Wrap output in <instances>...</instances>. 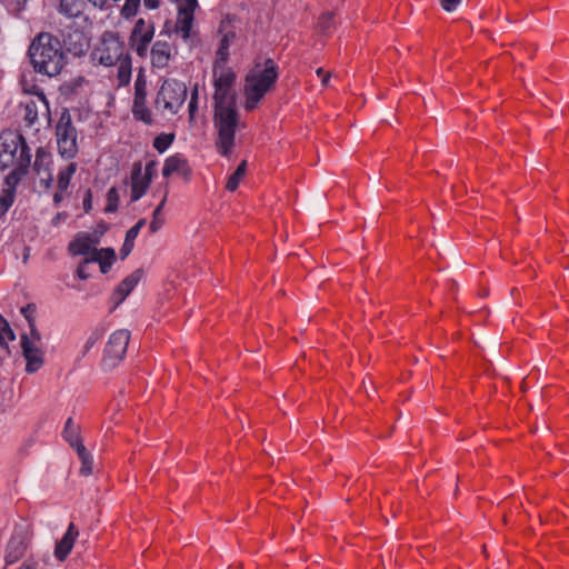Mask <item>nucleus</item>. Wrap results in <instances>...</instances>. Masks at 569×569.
Segmentation results:
<instances>
[{
  "label": "nucleus",
  "instance_id": "f257e3e1",
  "mask_svg": "<svg viewBox=\"0 0 569 569\" xmlns=\"http://www.w3.org/2000/svg\"><path fill=\"white\" fill-rule=\"evenodd\" d=\"M227 46H220L213 69V127L216 149L222 157H229L234 147L236 131L241 127L234 90L236 73L224 66Z\"/></svg>",
  "mask_w": 569,
  "mask_h": 569
},
{
  "label": "nucleus",
  "instance_id": "f03ea898",
  "mask_svg": "<svg viewBox=\"0 0 569 569\" xmlns=\"http://www.w3.org/2000/svg\"><path fill=\"white\" fill-rule=\"evenodd\" d=\"M91 58L94 62L104 67L117 66L119 86H126L130 82L131 59L123 41L117 33L112 31L103 32L94 44Z\"/></svg>",
  "mask_w": 569,
  "mask_h": 569
},
{
  "label": "nucleus",
  "instance_id": "7ed1b4c3",
  "mask_svg": "<svg viewBox=\"0 0 569 569\" xmlns=\"http://www.w3.org/2000/svg\"><path fill=\"white\" fill-rule=\"evenodd\" d=\"M31 63L37 72L54 77L66 64L60 41L49 33H40L29 48Z\"/></svg>",
  "mask_w": 569,
  "mask_h": 569
},
{
  "label": "nucleus",
  "instance_id": "20e7f679",
  "mask_svg": "<svg viewBox=\"0 0 569 569\" xmlns=\"http://www.w3.org/2000/svg\"><path fill=\"white\" fill-rule=\"evenodd\" d=\"M277 79V66L273 60L268 59L262 64H256L244 79V110L251 112L257 109L264 96L273 89Z\"/></svg>",
  "mask_w": 569,
  "mask_h": 569
},
{
  "label": "nucleus",
  "instance_id": "39448f33",
  "mask_svg": "<svg viewBox=\"0 0 569 569\" xmlns=\"http://www.w3.org/2000/svg\"><path fill=\"white\" fill-rule=\"evenodd\" d=\"M68 252L72 257L81 256L82 260L98 262L102 273H107L116 260L113 249H98V239L86 232L74 236L68 244Z\"/></svg>",
  "mask_w": 569,
  "mask_h": 569
},
{
  "label": "nucleus",
  "instance_id": "423d86ee",
  "mask_svg": "<svg viewBox=\"0 0 569 569\" xmlns=\"http://www.w3.org/2000/svg\"><path fill=\"white\" fill-rule=\"evenodd\" d=\"M187 98V86L178 80L168 79L161 84L156 97V109L164 114H176Z\"/></svg>",
  "mask_w": 569,
  "mask_h": 569
},
{
  "label": "nucleus",
  "instance_id": "0eeeda50",
  "mask_svg": "<svg viewBox=\"0 0 569 569\" xmlns=\"http://www.w3.org/2000/svg\"><path fill=\"white\" fill-rule=\"evenodd\" d=\"M23 158L31 161V151L24 138L18 131L8 130L0 134V166L21 162Z\"/></svg>",
  "mask_w": 569,
  "mask_h": 569
},
{
  "label": "nucleus",
  "instance_id": "6e6552de",
  "mask_svg": "<svg viewBox=\"0 0 569 569\" xmlns=\"http://www.w3.org/2000/svg\"><path fill=\"white\" fill-rule=\"evenodd\" d=\"M56 137L59 154L64 159H73L78 153L77 129L69 113H63L56 127Z\"/></svg>",
  "mask_w": 569,
  "mask_h": 569
},
{
  "label": "nucleus",
  "instance_id": "1a4fd4ad",
  "mask_svg": "<svg viewBox=\"0 0 569 569\" xmlns=\"http://www.w3.org/2000/svg\"><path fill=\"white\" fill-rule=\"evenodd\" d=\"M157 173V162L151 160L146 163L144 168L141 162H134L130 177V199L138 201L146 194L152 178Z\"/></svg>",
  "mask_w": 569,
  "mask_h": 569
},
{
  "label": "nucleus",
  "instance_id": "9d476101",
  "mask_svg": "<svg viewBox=\"0 0 569 569\" xmlns=\"http://www.w3.org/2000/svg\"><path fill=\"white\" fill-rule=\"evenodd\" d=\"M156 27L153 21L139 18L129 36V44L140 58H146L149 46L154 37Z\"/></svg>",
  "mask_w": 569,
  "mask_h": 569
},
{
  "label": "nucleus",
  "instance_id": "9b49d317",
  "mask_svg": "<svg viewBox=\"0 0 569 569\" xmlns=\"http://www.w3.org/2000/svg\"><path fill=\"white\" fill-rule=\"evenodd\" d=\"M129 340L130 332L124 329L117 330L109 337L103 357L106 367L113 368L123 359Z\"/></svg>",
  "mask_w": 569,
  "mask_h": 569
},
{
  "label": "nucleus",
  "instance_id": "f8f14e48",
  "mask_svg": "<svg viewBox=\"0 0 569 569\" xmlns=\"http://www.w3.org/2000/svg\"><path fill=\"white\" fill-rule=\"evenodd\" d=\"M178 10V17L174 26V32L179 33L183 40H188L191 34L194 11L198 7L197 0H171Z\"/></svg>",
  "mask_w": 569,
  "mask_h": 569
},
{
  "label": "nucleus",
  "instance_id": "ddd939ff",
  "mask_svg": "<svg viewBox=\"0 0 569 569\" xmlns=\"http://www.w3.org/2000/svg\"><path fill=\"white\" fill-rule=\"evenodd\" d=\"M33 170L39 179V183L46 190L52 187L53 182V157L43 148H38L33 162Z\"/></svg>",
  "mask_w": 569,
  "mask_h": 569
},
{
  "label": "nucleus",
  "instance_id": "4468645a",
  "mask_svg": "<svg viewBox=\"0 0 569 569\" xmlns=\"http://www.w3.org/2000/svg\"><path fill=\"white\" fill-rule=\"evenodd\" d=\"M146 99L147 83L143 79L138 78L134 83V99L132 112L136 119L149 124L152 122V116L150 110L146 106Z\"/></svg>",
  "mask_w": 569,
  "mask_h": 569
},
{
  "label": "nucleus",
  "instance_id": "2eb2a0df",
  "mask_svg": "<svg viewBox=\"0 0 569 569\" xmlns=\"http://www.w3.org/2000/svg\"><path fill=\"white\" fill-rule=\"evenodd\" d=\"M29 539L23 530H16L6 549V562L12 565L20 560L27 552Z\"/></svg>",
  "mask_w": 569,
  "mask_h": 569
},
{
  "label": "nucleus",
  "instance_id": "dca6fc26",
  "mask_svg": "<svg viewBox=\"0 0 569 569\" xmlns=\"http://www.w3.org/2000/svg\"><path fill=\"white\" fill-rule=\"evenodd\" d=\"M21 348L27 361V372L33 373L38 371L43 365V352L40 346H36V343L30 341L27 335H24L21 337Z\"/></svg>",
  "mask_w": 569,
  "mask_h": 569
},
{
  "label": "nucleus",
  "instance_id": "f3484780",
  "mask_svg": "<svg viewBox=\"0 0 569 569\" xmlns=\"http://www.w3.org/2000/svg\"><path fill=\"white\" fill-rule=\"evenodd\" d=\"M78 169V164L74 161H70L64 166L59 167L57 174V190L53 193V202L58 206L64 198V193L67 192L71 178L74 176Z\"/></svg>",
  "mask_w": 569,
  "mask_h": 569
},
{
  "label": "nucleus",
  "instance_id": "a211bd4d",
  "mask_svg": "<svg viewBox=\"0 0 569 569\" xmlns=\"http://www.w3.org/2000/svg\"><path fill=\"white\" fill-rule=\"evenodd\" d=\"M79 536V531L74 523H70L63 537L57 542L54 548V557L59 561H64L71 552L76 539Z\"/></svg>",
  "mask_w": 569,
  "mask_h": 569
},
{
  "label": "nucleus",
  "instance_id": "6ab92c4d",
  "mask_svg": "<svg viewBox=\"0 0 569 569\" xmlns=\"http://www.w3.org/2000/svg\"><path fill=\"white\" fill-rule=\"evenodd\" d=\"M173 174H178L181 177H188L190 174V168L188 166L187 159L181 154L170 156L166 159L162 176L164 178H169Z\"/></svg>",
  "mask_w": 569,
  "mask_h": 569
},
{
  "label": "nucleus",
  "instance_id": "aec40b11",
  "mask_svg": "<svg viewBox=\"0 0 569 569\" xmlns=\"http://www.w3.org/2000/svg\"><path fill=\"white\" fill-rule=\"evenodd\" d=\"M31 161H29L27 158H23L21 162L17 163H10L13 168L11 171L6 176L4 184L2 189L13 191L16 193L17 186L22 180V178L28 172V169L30 167Z\"/></svg>",
  "mask_w": 569,
  "mask_h": 569
},
{
  "label": "nucleus",
  "instance_id": "412c9836",
  "mask_svg": "<svg viewBox=\"0 0 569 569\" xmlns=\"http://www.w3.org/2000/svg\"><path fill=\"white\" fill-rule=\"evenodd\" d=\"M171 51L172 49L169 42L162 40L156 41L150 51L152 66L156 68L167 67L172 56Z\"/></svg>",
  "mask_w": 569,
  "mask_h": 569
},
{
  "label": "nucleus",
  "instance_id": "4be33fe9",
  "mask_svg": "<svg viewBox=\"0 0 569 569\" xmlns=\"http://www.w3.org/2000/svg\"><path fill=\"white\" fill-rule=\"evenodd\" d=\"M142 276V270L138 269L123 279L116 290V295L119 296L120 301H122L134 289Z\"/></svg>",
  "mask_w": 569,
  "mask_h": 569
},
{
  "label": "nucleus",
  "instance_id": "5701e85b",
  "mask_svg": "<svg viewBox=\"0 0 569 569\" xmlns=\"http://www.w3.org/2000/svg\"><path fill=\"white\" fill-rule=\"evenodd\" d=\"M84 8L83 0H60L59 11L67 17H78Z\"/></svg>",
  "mask_w": 569,
  "mask_h": 569
},
{
  "label": "nucleus",
  "instance_id": "b1692460",
  "mask_svg": "<svg viewBox=\"0 0 569 569\" xmlns=\"http://www.w3.org/2000/svg\"><path fill=\"white\" fill-rule=\"evenodd\" d=\"M63 438L70 443L71 447L78 449V446H83L79 439L78 426L69 418L66 422L63 430Z\"/></svg>",
  "mask_w": 569,
  "mask_h": 569
},
{
  "label": "nucleus",
  "instance_id": "393cba45",
  "mask_svg": "<svg viewBox=\"0 0 569 569\" xmlns=\"http://www.w3.org/2000/svg\"><path fill=\"white\" fill-rule=\"evenodd\" d=\"M246 169H247V161H242L238 168L236 169V171L229 177L228 181H227V184H226V188L227 190L229 191H234L241 179L244 177L246 174Z\"/></svg>",
  "mask_w": 569,
  "mask_h": 569
},
{
  "label": "nucleus",
  "instance_id": "a878e982",
  "mask_svg": "<svg viewBox=\"0 0 569 569\" xmlns=\"http://www.w3.org/2000/svg\"><path fill=\"white\" fill-rule=\"evenodd\" d=\"M79 459L82 462L81 466V473L84 476H88L91 473L92 470V458L89 451L84 448V446H78V449H76Z\"/></svg>",
  "mask_w": 569,
  "mask_h": 569
},
{
  "label": "nucleus",
  "instance_id": "bb28decb",
  "mask_svg": "<svg viewBox=\"0 0 569 569\" xmlns=\"http://www.w3.org/2000/svg\"><path fill=\"white\" fill-rule=\"evenodd\" d=\"M16 199V193L6 189L0 192V217H3L11 208Z\"/></svg>",
  "mask_w": 569,
  "mask_h": 569
},
{
  "label": "nucleus",
  "instance_id": "cd10ccee",
  "mask_svg": "<svg viewBox=\"0 0 569 569\" xmlns=\"http://www.w3.org/2000/svg\"><path fill=\"white\" fill-rule=\"evenodd\" d=\"M140 2L141 0H126L120 10L121 17L124 19L134 17L139 10Z\"/></svg>",
  "mask_w": 569,
  "mask_h": 569
},
{
  "label": "nucleus",
  "instance_id": "c85d7f7f",
  "mask_svg": "<svg viewBox=\"0 0 569 569\" xmlns=\"http://www.w3.org/2000/svg\"><path fill=\"white\" fill-rule=\"evenodd\" d=\"M14 340V333L8 322L0 316V346H7L9 341Z\"/></svg>",
  "mask_w": 569,
  "mask_h": 569
},
{
  "label": "nucleus",
  "instance_id": "c756f323",
  "mask_svg": "<svg viewBox=\"0 0 569 569\" xmlns=\"http://www.w3.org/2000/svg\"><path fill=\"white\" fill-rule=\"evenodd\" d=\"M172 141H173V136L160 134L153 140V147L159 152H163L169 148V146L172 143Z\"/></svg>",
  "mask_w": 569,
  "mask_h": 569
},
{
  "label": "nucleus",
  "instance_id": "7c9ffc66",
  "mask_svg": "<svg viewBox=\"0 0 569 569\" xmlns=\"http://www.w3.org/2000/svg\"><path fill=\"white\" fill-rule=\"evenodd\" d=\"M146 224V220H139L132 228L127 231L126 239L127 242H130V246H133L134 239L140 232V229Z\"/></svg>",
  "mask_w": 569,
  "mask_h": 569
},
{
  "label": "nucleus",
  "instance_id": "2f4dec72",
  "mask_svg": "<svg viewBox=\"0 0 569 569\" xmlns=\"http://www.w3.org/2000/svg\"><path fill=\"white\" fill-rule=\"evenodd\" d=\"M333 26V14L332 13H323L318 21V27L321 31L327 32Z\"/></svg>",
  "mask_w": 569,
  "mask_h": 569
},
{
  "label": "nucleus",
  "instance_id": "473e14b6",
  "mask_svg": "<svg viewBox=\"0 0 569 569\" xmlns=\"http://www.w3.org/2000/svg\"><path fill=\"white\" fill-rule=\"evenodd\" d=\"M92 261H86V260H81L77 267V270H76V276L80 279V280H87L90 278V272L88 270V266L89 263H91Z\"/></svg>",
  "mask_w": 569,
  "mask_h": 569
},
{
  "label": "nucleus",
  "instance_id": "72a5a7b5",
  "mask_svg": "<svg viewBox=\"0 0 569 569\" xmlns=\"http://www.w3.org/2000/svg\"><path fill=\"white\" fill-rule=\"evenodd\" d=\"M28 311H29V307L27 309H22V312L24 313L26 318L28 320H30L29 316L27 313ZM29 323H30V337L29 336H27V337L30 339V341L34 342L36 346H40V340H41L40 333L36 330V328L33 327V323L31 321H29Z\"/></svg>",
  "mask_w": 569,
  "mask_h": 569
},
{
  "label": "nucleus",
  "instance_id": "f704fd0d",
  "mask_svg": "<svg viewBox=\"0 0 569 569\" xmlns=\"http://www.w3.org/2000/svg\"><path fill=\"white\" fill-rule=\"evenodd\" d=\"M197 108H198V88L194 87L192 92H191V99H190V102H189V114H190V119L191 120L194 118V113L197 111Z\"/></svg>",
  "mask_w": 569,
  "mask_h": 569
},
{
  "label": "nucleus",
  "instance_id": "c9c22d12",
  "mask_svg": "<svg viewBox=\"0 0 569 569\" xmlns=\"http://www.w3.org/2000/svg\"><path fill=\"white\" fill-rule=\"evenodd\" d=\"M164 218L162 214H152V220L150 222L149 229L151 233H156L163 224Z\"/></svg>",
  "mask_w": 569,
  "mask_h": 569
},
{
  "label": "nucleus",
  "instance_id": "e433bc0d",
  "mask_svg": "<svg viewBox=\"0 0 569 569\" xmlns=\"http://www.w3.org/2000/svg\"><path fill=\"white\" fill-rule=\"evenodd\" d=\"M101 336L102 333L98 330L92 332L86 341L84 349L89 350L93 345H96L101 339Z\"/></svg>",
  "mask_w": 569,
  "mask_h": 569
},
{
  "label": "nucleus",
  "instance_id": "4c0bfd02",
  "mask_svg": "<svg viewBox=\"0 0 569 569\" xmlns=\"http://www.w3.org/2000/svg\"><path fill=\"white\" fill-rule=\"evenodd\" d=\"M2 2L8 7L9 10L18 11L22 8L26 0H2Z\"/></svg>",
  "mask_w": 569,
  "mask_h": 569
},
{
  "label": "nucleus",
  "instance_id": "58836bf2",
  "mask_svg": "<svg viewBox=\"0 0 569 569\" xmlns=\"http://www.w3.org/2000/svg\"><path fill=\"white\" fill-rule=\"evenodd\" d=\"M76 37L79 38V42L78 44L74 47L73 51H74V54H79L81 52H83L84 48L87 47V41L86 39L83 38L82 33H76Z\"/></svg>",
  "mask_w": 569,
  "mask_h": 569
},
{
  "label": "nucleus",
  "instance_id": "ea45409f",
  "mask_svg": "<svg viewBox=\"0 0 569 569\" xmlns=\"http://www.w3.org/2000/svg\"><path fill=\"white\" fill-rule=\"evenodd\" d=\"M459 2L460 0H441V6L446 11H452Z\"/></svg>",
  "mask_w": 569,
  "mask_h": 569
},
{
  "label": "nucleus",
  "instance_id": "a19ab883",
  "mask_svg": "<svg viewBox=\"0 0 569 569\" xmlns=\"http://www.w3.org/2000/svg\"><path fill=\"white\" fill-rule=\"evenodd\" d=\"M26 109H27L26 119L31 124L37 119V112L32 110L30 104H27Z\"/></svg>",
  "mask_w": 569,
  "mask_h": 569
},
{
  "label": "nucleus",
  "instance_id": "79ce46f5",
  "mask_svg": "<svg viewBox=\"0 0 569 569\" xmlns=\"http://www.w3.org/2000/svg\"><path fill=\"white\" fill-rule=\"evenodd\" d=\"M317 76L321 78V82H322L323 86L328 84L330 74L326 73L322 68L317 69Z\"/></svg>",
  "mask_w": 569,
  "mask_h": 569
},
{
  "label": "nucleus",
  "instance_id": "37998d69",
  "mask_svg": "<svg viewBox=\"0 0 569 569\" xmlns=\"http://www.w3.org/2000/svg\"><path fill=\"white\" fill-rule=\"evenodd\" d=\"M143 2L144 6L151 10L157 9L160 6V0H143Z\"/></svg>",
  "mask_w": 569,
  "mask_h": 569
},
{
  "label": "nucleus",
  "instance_id": "c03bdc74",
  "mask_svg": "<svg viewBox=\"0 0 569 569\" xmlns=\"http://www.w3.org/2000/svg\"><path fill=\"white\" fill-rule=\"evenodd\" d=\"M132 248H133V246H130V242H127V239H126L123 247L121 249V253L126 257L131 252Z\"/></svg>",
  "mask_w": 569,
  "mask_h": 569
},
{
  "label": "nucleus",
  "instance_id": "a18cd8bd",
  "mask_svg": "<svg viewBox=\"0 0 569 569\" xmlns=\"http://www.w3.org/2000/svg\"><path fill=\"white\" fill-rule=\"evenodd\" d=\"M166 200H167V194L163 196L162 200L160 201L158 207L154 209L153 213L162 214V209L164 207Z\"/></svg>",
  "mask_w": 569,
  "mask_h": 569
},
{
  "label": "nucleus",
  "instance_id": "49530a36",
  "mask_svg": "<svg viewBox=\"0 0 569 569\" xmlns=\"http://www.w3.org/2000/svg\"><path fill=\"white\" fill-rule=\"evenodd\" d=\"M19 569H36V562L32 560H27Z\"/></svg>",
  "mask_w": 569,
  "mask_h": 569
},
{
  "label": "nucleus",
  "instance_id": "de8ad7c7",
  "mask_svg": "<svg viewBox=\"0 0 569 569\" xmlns=\"http://www.w3.org/2000/svg\"><path fill=\"white\" fill-rule=\"evenodd\" d=\"M220 46H227V49L229 48V40L227 36L222 38Z\"/></svg>",
  "mask_w": 569,
  "mask_h": 569
},
{
  "label": "nucleus",
  "instance_id": "09e8293b",
  "mask_svg": "<svg viewBox=\"0 0 569 569\" xmlns=\"http://www.w3.org/2000/svg\"><path fill=\"white\" fill-rule=\"evenodd\" d=\"M116 194H117V192L114 189L109 190V192H108L109 201H111V197H116Z\"/></svg>",
  "mask_w": 569,
  "mask_h": 569
}]
</instances>
